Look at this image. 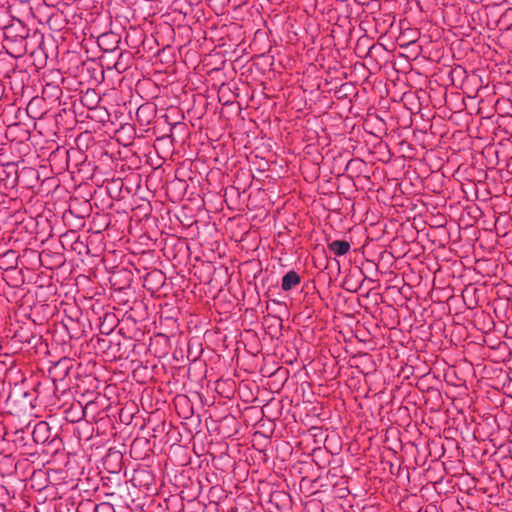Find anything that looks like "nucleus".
I'll return each instance as SVG.
<instances>
[{
	"instance_id": "nucleus-1",
	"label": "nucleus",
	"mask_w": 512,
	"mask_h": 512,
	"mask_svg": "<svg viewBox=\"0 0 512 512\" xmlns=\"http://www.w3.org/2000/svg\"><path fill=\"white\" fill-rule=\"evenodd\" d=\"M300 283V276L294 270L287 272L283 278L281 287L284 291H289L295 288Z\"/></svg>"
},
{
	"instance_id": "nucleus-4",
	"label": "nucleus",
	"mask_w": 512,
	"mask_h": 512,
	"mask_svg": "<svg viewBox=\"0 0 512 512\" xmlns=\"http://www.w3.org/2000/svg\"><path fill=\"white\" fill-rule=\"evenodd\" d=\"M10 254L14 255V251H8V252H6V253H5V256H8V255H10Z\"/></svg>"
},
{
	"instance_id": "nucleus-2",
	"label": "nucleus",
	"mask_w": 512,
	"mask_h": 512,
	"mask_svg": "<svg viewBox=\"0 0 512 512\" xmlns=\"http://www.w3.org/2000/svg\"><path fill=\"white\" fill-rule=\"evenodd\" d=\"M328 249L336 256H342L348 253L350 244L347 241L335 240L328 244Z\"/></svg>"
},
{
	"instance_id": "nucleus-3",
	"label": "nucleus",
	"mask_w": 512,
	"mask_h": 512,
	"mask_svg": "<svg viewBox=\"0 0 512 512\" xmlns=\"http://www.w3.org/2000/svg\"><path fill=\"white\" fill-rule=\"evenodd\" d=\"M47 428V425L45 423H39L36 427V430L34 431V433H36L37 431L41 430V429H46Z\"/></svg>"
}]
</instances>
